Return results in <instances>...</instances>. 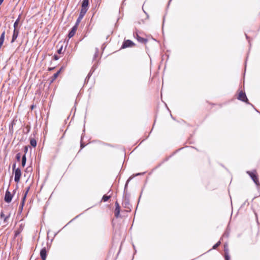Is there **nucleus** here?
I'll return each instance as SVG.
<instances>
[{"instance_id":"f257e3e1","label":"nucleus","mask_w":260,"mask_h":260,"mask_svg":"<svg viewBox=\"0 0 260 260\" xmlns=\"http://www.w3.org/2000/svg\"><path fill=\"white\" fill-rule=\"evenodd\" d=\"M247 173L250 176L252 180L254 181L255 184L257 186H259L260 184L258 181V179L257 177V175L256 174V171H253L252 172L247 171Z\"/></svg>"},{"instance_id":"f03ea898","label":"nucleus","mask_w":260,"mask_h":260,"mask_svg":"<svg viewBox=\"0 0 260 260\" xmlns=\"http://www.w3.org/2000/svg\"><path fill=\"white\" fill-rule=\"evenodd\" d=\"M21 176V171L19 168H17L15 170V177L14 180L16 182H19L20 177Z\"/></svg>"},{"instance_id":"7ed1b4c3","label":"nucleus","mask_w":260,"mask_h":260,"mask_svg":"<svg viewBox=\"0 0 260 260\" xmlns=\"http://www.w3.org/2000/svg\"><path fill=\"white\" fill-rule=\"evenodd\" d=\"M13 196V194L8 190H7L5 196V201L8 203H10L12 201Z\"/></svg>"},{"instance_id":"20e7f679","label":"nucleus","mask_w":260,"mask_h":260,"mask_svg":"<svg viewBox=\"0 0 260 260\" xmlns=\"http://www.w3.org/2000/svg\"><path fill=\"white\" fill-rule=\"evenodd\" d=\"M238 99L243 102H247L248 100L245 93L240 91L239 93Z\"/></svg>"},{"instance_id":"39448f33","label":"nucleus","mask_w":260,"mask_h":260,"mask_svg":"<svg viewBox=\"0 0 260 260\" xmlns=\"http://www.w3.org/2000/svg\"><path fill=\"white\" fill-rule=\"evenodd\" d=\"M134 45V43L129 40H127L123 42L122 47L123 48L131 47Z\"/></svg>"},{"instance_id":"423d86ee","label":"nucleus","mask_w":260,"mask_h":260,"mask_svg":"<svg viewBox=\"0 0 260 260\" xmlns=\"http://www.w3.org/2000/svg\"><path fill=\"white\" fill-rule=\"evenodd\" d=\"M19 34V29L17 28H15L14 29L13 34L12 36V39L11 42H14L16 39H17Z\"/></svg>"},{"instance_id":"0eeeda50","label":"nucleus","mask_w":260,"mask_h":260,"mask_svg":"<svg viewBox=\"0 0 260 260\" xmlns=\"http://www.w3.org/2000/svg\"><path fill=\"white\" fill-rule=\"evenodd\" d=\"M86 12L87 11H86V10H81L79 16L77 21V23H76L77 24H78L80 22V21L83 18V16H84V15L85 14Z\"/></svg>"},{"instance_id":"6e6552de","label":"nucleus","mask_w":260,"mask_h":260,"mask_svg":"<svg viewBox=\"0 0 260 260\" xmlns=\"http://www.w3.org/2000/svg\"><path fill=\"white\" fill-rule=\"evenodd\" d=\"M77 25L76 24V25H75L71 29V30L70 31L69 34V37L70 38H72V37H73L74 36V35L76 33V31L77 30Z\"/></svg>"},{"instance_id":"1a4fd4ad","label":"nucleus","mask_w":260,"mask_h":260,"mask_svg":"<svg viewBox=\"0 0 260 260\" xmlns=\"http://www.w3.org/2000/svg\"><path fill=\"white\" fill-rule=\"evenodd\" d=\"M40 255L42 260H46L47 254L45 248H43L40 251Z\"/></svg>"},{"instance_id":"9d476101","label":"nucleus","mask_w":260,"mask_h":260,"mask_svg":"<svg viewBox=\"0 0 260 260\" xmlns=\"http://www.w3.org/2000/svg\"><path fill=\"white\" fill-rule=\"evenodd\" d=\"M89 1L88 0H83L82 4V9L81 10H86V11L87 10V7L88 6Z\"/></svg>"},{"instance_id":"9b49d317","label":"nucleus","mask_w":260,"mask_h":260,"mask_svg":"<svg viewBox=\"0 0 260 260\" xmlns=\"http://www.w3.org/2000/svg\"><path fill=\"white\" fill-rule=\"evenodd\" d=\"M0 216L1 219L4 220V221L5 222H7L8 221V219L9 218L10 215H5L3 212H1L0 214Z\"/></svg>"},{"instance_id":"f8f14e48","label":"nucleus","mask_w":260,"mask_h":260,"mask_svg":"<svg viewBox=\"0 0 260 260\" xmlns=\"http://www.w3.org/2000/svg\"><path fill=\"white\" fill-rule=\"evenodd\" d=\"M120 213V207L118 204L116 203V208L115 209V215L116 217H118Z\"/></svg>"},{"instance_id":"ddd939ff","label":"nucleus","mask_w":260,"mask_h":260,"mask_svg":"<svg viewBox=\"0 0 260 260\" xmlns=\"http://www.w3.org/2000/svg\"><path fill=\"white\" fill-rule=\"evenodd\" d=\"M29 187H27V189H26V190L24 193V197H23V199H22V203H21V205L22 206H23L24 205V201L25 200V198L26 197V195L29 191Z\"/></svg>"},{"instance_id":"4468645a","label":"nucleus","mask_w":260,"mask_h":260,"mask_svg":"<svg viewBox=\"0 0 260 260\" xmlns=\"http://www.w3.org/2000/svg\"><path fill=\"white\" fill-rule=\"evenodd\" d=\"M137 40L139 42L143 43H145L147 41V40L145 39L142 38L139 36H137Z\"/></svg>"},{"instance_id":"2eb2a0df","label":"nucleus","mask_w":260,"mask_h":260,"mask_svg":"<svg viewBox=\"0 0 260 260\" xmlns=\"http://www.w3.org/2000/svg\"><path fill=\"white\" fill-rule=\"evenodd\" d=\"M20 15L19 16L18 18L17 19L16 21L14 22V28L17 27V26H18V24L19 23V21H20Z\"/></svg>"},{"instance_id":"dca6fc26","label":"nucleus","mask_w":260,"mask_h":260,"mask_svg":"<svg viewBox=\"0 0 260 260\" xmlns=\"http://www.w3.org/2000/svg\"><path fill=\"white\" fill-rule=\"evenodd\" d=\"M224 251H225V259L226 260H229L230 259V257L228 255V248H227V245H224Z\"/></svg>"},{"instance_id":"f3484780","label":"nucleus","mask_w":260,"mask_h":260,"mask_svg":"<svg viewBox=\"0 0 260 260\" xmlns=\"http://www.w3.org/2000/svg\"><path fill=\"white\" fill-rule=\"evenodd\" d=\"M26 160V159L25 155H24L22 158V166L23 167H24L25 165Z\"/></svg>"},{"instance_id":"a211bd4d","label":"nucleus","mask_w":260,"mask_h":260,"mask_svg":"<svg viewBox=\"0 0 260 260\" xmlns=\"http://www.w3.org/2000/svg\"><path fill=\"white\" fill-rule=\"evenodd\" d=\"M30 143L31 145L34 147H35L37 145V142L35 139H31L30 140Z\"/></svg>"},{"instance_id":"6ab92c4d","label":"nucleus","mask_w":260,"mask_h":260,"mask_svg":"<svg viewBox=\"0 0 260 260\" xmlns=\"http://www.w3.org/2000/svg\"><path fill=\"white\" fill-rule=\"evenodd\" d=\"M60 70H60L59 71H58L57 72L54 74L53 76V80H55L58 77L60 72Z\"/></svg>"},{"instance_id":"aec40b11","label":"nucleus","mask_w":260,"mask_h":260,"mask_svg":"<svg viewBox=\"0 0 260 260\" xmlns=\"http://www.w3.org/2000/svg\"><path fill=\"white\" fill-rule=\"evenodd\" d=\"M109 198L110 196L104 195L102 198V200L104 202H106L109 200Z\"/></svg>"},{"instance_id":"412c9836","label":"nucleus","mask_w":260,"mask_h":260,"mask_svg":"<svg viewBox=\"0 0 260 260\" xmlns=\"http://www.w3.org/2000/svg\"><path fill=\"white\" fill-rule=\"evenodd\" d=\"M220 241L218 242L216 244H215L213 246V249L216 248V247H217L220 245Z\"/></svg>"},{"instance_id":"4be33fe9","label":"nucleus","mask_w":260,"mask_h":260,"mask_svg":"<svg viewBox=\"0 0 260 260\" xmlns=\"http://www.w3.org/2000/svg\"><path fill=\"white\" fill-rule=\"evenodd\" d=\"M5 31H4V32L2 34V35H1V37H0V39H4V38H5Z\"/></svg>"},{"instance_id":"5701e85b","label":"nucleus","mask_w":260,"mask_h":260,"mask_svg":"<svg viewBox=\"0 0 260 260\" xmlns=\"http://www.w3.org/2000/svg\"><path fill=\"white\" fill-rule=\"evenodd\" d=\"M16 158L18 160H19L20 159V153H18L16 155Z\"/></svg>"},{"instance_id":"b1692460","label":"nucleus","mask_w":260,"mask_h":260,"mask_svg":"<svg viewBox=\"0 0 260 260\" xmlns=\"http://www.w3.org/2000/svg\"><path fill=\"white\" fill-rule=\"evenodd\" d=\"M62 47H61L59 49H58L57 50L58 53L61 54V51H62Z\"/></svg>"},{"instance_id":"393cba45","label":"nucleus","mask_w":260,"mask_h":260,"mask_svg":"<svg viewBox=\"0 0 260 260\" xmlns=\"http://www.w3.org/2000/svg\"><path fill=\"white\" fill-rule=\"evenodd\" d=\"M4 40L2 39H0V44L3 45L4 43Z\"/></svg>"},{"instance_id":"a878e982","label":"nucleus","mask_w":260,"mask_h":260,"mask_svg":"<svg viewBox=\"0 0 260 260\" xmlns=\"http://www.w3.org/2000/svg\"><path fill=\"white\" fill-rule=\"evenodd\" d=\"M15 167H16V164H14L13 165V169L15 170Z\"/></svg>"},{"instance_id":"bb28decb","label":"nucleus","mask_w":260,"mask_h":260,"mask_svg":"<svg viewBox=\"0 0 260 260\" xmlns=\"http://www.w3.org/2000/svg\"><path fill=\"white\" fill-rule=\"evenodd\" d=\"M54 58H55V60L58 59V57L56 55L54 56Z\"/></svg>"},{"instance_id":"cd10ccee","label":"nucleus","mask_w":260,"mask_h":260,"mask_svg":"<svg viewBox=\"0 0 260 260\" xmlns=\"http://www.w3.org/2000/svg\"><path fill=\"white\" fill-rule=\"evenodd\" d=\"M3 1H4V0H0V5L2 4Z\"/></svg>"},{"instance_id":"c85d7f7f","label":"nucleus","mask_w":260,"mask_h":260,"mask_svg":"<svg viewBox=\"0 0 260 260\" xmlns=\"http://www.w3.org/2000/svg\"><path fill=\"white\" fill-rule=\"evenodd\" d=\"M227 236L228 237V235H226V234H224L223 235V238L224 237V236Z\"/></svg>"},{"instance_id":"c756f323","label":"nucleus","mask_w":260,"mask_h":260,"mask_svg":"<svg viewBox=\"0 0 260 260\" xmlns=\"http://www.w3.org/2000/svg\"><path fill=\"white\" fill-rule=\"evenodd\" d=\"M2 46V45L0 44V48H1Z\"/></svg>"}]
</instances>
